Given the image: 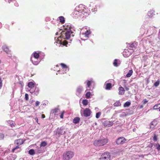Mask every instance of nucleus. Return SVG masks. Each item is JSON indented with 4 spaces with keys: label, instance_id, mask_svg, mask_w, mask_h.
<instances>
[{
    "label": "nucleus",
    "instance_id": "1",
    "mask_svg": "<svg viewBox=\"0 0 160 160\" xmlns=\"http://www.w3.org/2000/svg\"><path fill=\"white\" fill-rule=\"evenodd\" d=\"M74 156V152L71 151H68L64 152L62 156V160H70Z\"/></svg>",
    "mask_w": 160,
    "mask_h": 160
},
{
    "label": "nucleus",
    "instance_id": "2",
    "mask_svg": "<svg viewBox=\"0 0 160 160\" xmlns=\"http://www.w3.org/2000/svg\"><path fill=\"white\" fill-rule=\"evenodd\" d=\"M108 142V139L105 138L98 140H95L93 144L96 147H101L104 145Z\"/></svg>",
    "mask_w": 160,
    "mask_h": 160
},
{
    "label": "nucleus",
    "instance_id": "3",
    "mask_svg": "<svg viewBox=\"0 0 160 160\" xmlns=\"http://www.w3.org/2000/svg\"><path fill=\"white\" fill-rule=\"evenodd\" d=\"M72 33V31H64L61 32L60 37L64 39H68L70 38Z\"/></svg>",
    "mask_w": 160,
    "mask_h": 160
},
{
    "label": "nucleus",
    "instance_id": "4",
    "mask_svg": "<svg viewBox=\"0 0 160 160\" xmlns=\"http://www.w3.org/2000/svg\"><path fill=\"white\" fill-rule=\"evenodd\" d=\"M110 153L108 152H106L102 154L99 160H110Z\"/></svg>",
    "mask_w": 160,
    "mask_h": 160
},
{
    "label": "nucleus",
    "instance_id": "5",
    "mask_svg": "<svg viewBox=\"0 0 160 160\" xmlns=\"http://www.w3.org/2000/svg\"><path fill=\"white\" fill-rule=\"evenodd\" d=\"M126 140L125 138L121 137L116 139V142L118 145L122 144L126 142Z\"/></svg>",
    "mask_w": 160,
    "mask_h": 160
},
{
    "label": "nucleus",
    "instance_id": "6",
    "mask_svg": "<svg viewBox=\"0 0 160 160\" xmlns=\"http://www.w3.org/2000/svg\"><path fill=\"white\" fill-rule=\"evenodd\" d=\"M102 124L105 127H110L113 125V122L112 121H105L103 122Z\"/></svg>",
    "mask_w": 160,
    "mask_h": 160
},
{
    "label": "nucleus",
    "instance_id": "7",
    "mask_svg": "<svg viewBox=\"0 0 160 160\" xmlns=\"http://www.w3.org/2000/svg\"><path fill=\"white\" fill-rule=\"evenodd\" d=\"M91 113V110L88 108H86L83 111V114L84 116L88 117L90 116Z\"/></svg>",
    "mask_w": 160,
    "mask_h": 160
},
{
    "label": "nucleus",
    "instance_id": "8",
    "mask_svg": "<svg viewBox=\"0 0 160 160\" xmlns=\"http://www.w3.org/2000/svg\"><path fill=\"white\" fill-rule=\"evenodd\" d=\"M63 26L64 28V31H71V29L72 28L70 24H66Z\"/></svg>",
    "mask_w": 160,
    "mask_h": 160
},
{
    "label": "nucleus",
    "instance_id": "9",
    "mask_svg": "<svg viewBox=\"0 0 160 160\" xmlns=\"http://www.w3.org/2000/svg\"><path fill=\"white\" fill-rule=\"evenodd\" d=\"M24 141H23L22 139H19L15 140V143L16 145L20 146L23 144L24 143Z\"/></svg>",
    "mask_w": 160,
    "mask_h": 160
},
{
    "label": "nucleus",
    "instance_id": "10",
    "mask_svg": "<svg viewBox=\"0 0 160 160\" xmlns=\"http://www.w3.org/2000/svg\"><path fill=\"white\" fill-rule=\"evenodd\" d=\"M56 43H58L60 45H62L63 46H66L68 44V42L66 40H64L63 41H62L58 40Z\"/></svg>",
    "mask_w": 160,
    "mask_h": 160
},
{
    "label": "nucleus",
    "instance_id": "11",
    "mask_svg": "<svg viewBox=\"0 0 160 160\" xmlns=\"http://www.w3.org/2000/svg\"><path fill=\"white\" fill-rule=\"evenodd\" d=\"M118 94L119 95H123L125 93V90L122 87H120L118 88Z\"/></svg>",
    "mask_w": 160,
    "mask_h": 160
},
{
    "label": "nucleus",
    "instance_id": "12",
    "mask_svg": "<svg viewBox=\"0 0 160 160\" xmlns=\"http://www.w3.org/2000/svg\"><path fill=\"white\" fill-rule=\"evenodd\" d=\"M2 48L4 51H5L7 53H8L10 52L9 48L7 46L4 45L2 46Z\"/></svg>",
    "mask_w": 160,
    "mask_h": 160
},
{
    "label": "nucleus",
    "instance_id": "13",
    "mask_svg": "<svg viewBox=\"0 0 160 160\" xmlns=\"http://www.w3.org/2000/svg\"><path fill=\"white\" fill-rule=\"evenodd\" d=\"M60 65L61 66L62 68L66 69V71H69V69L68 67L65 64L61 63L60 64Z\"/></svg>",
    "mask_w": 160,
    "mask_h": 160
},
{
    "label": "nucleus",
    "instance_id": "14",
    "mask_svg": "<svg viewBox=\"0 0 160 160\" xmlns=\"http://www.w3.org/2000/svg\"><path fill=\"white\" fill-rule=\"evenodd\" d=\"M105 89L106 90H110L112 87L111 83H108L106 84Z\"/></svg>",
    "mask_w": 160,
    "mask_h": 160
},
{
    "label": "nucleus",
    "instance_id": "15",
    "mask_svg": "<svg viewBox=\"0 0 160 160\" xmlns=\"http://www.w3.org/2000/svg\"><path fill=\"white\" fill-rule=\"evenodd\" d=\"M80 119L79 117H76L74 118L73 122L75 124L78 123L80 121Z\"/></svg>",
    "mask_w": 160,
    "mask_h": 160
},
{
    "label": "nucleus",
    "instance_id": "16",
    "mask_svg": "<svg viewBox=\"0 0 160 160\" xmlns=\"http://www.w3.org/2000/svg\"><path fill=\"white\" fill-rule=\"evenodd\" d=\"M34 58L35 59H38L39 57V53H37L36 52H34L33 53Z\"/></svg>",
    "mask_w": 160,
    "mask_h": 160
},
{
    "label": "nucleus",
    "instance_id": "17",
    "mask_svg": "<svg viewBox=\"0 0 160 160\" xmlns=\"http://www.w3.org/2000/svg\"><path fill=\"white\" fill-rule=\"evenodd\" d=\"M28 86L30 88H32L35 86L34 83L32 82H30L28 83Z\"/></svg>",
    "mask_w": 160,
    "mask_h": 160
},
{
    "label": "nucleus",
    "instance_id": "18",
    "mask_svg": "<svg viewBox=\"0 0 160 160\" xmlns=\"http://www.w3.org/2000/svg\"><path fill=\"white\" fill-rule=\"evenodd\" d=\"M87 82V86L86 87V88H90V85H91L92 83V81H89V80H87L86 81Z\"/></svg>",
    "mask_w": 160,
    "mask_h": 160
},
{
    "label": "nucleus",
    "instance_id": "19",
    "mask_svg": "<svg viewBox=\"0 0 160 160\" xmlns=\"http://www.w3.org/2000/svg\"><path fill=\"white\" fill-rule=\"evenodd\" d=\"M91 93L89 92H87L85 94L86 98H91Z\"/></svg>",
    "mask_w": 160,
    "mask_h": 160
},
{
    "label": "nucleus",
    "instance_id": "20",
    "mask_svg": "<svg viewBox=\"0 0 160 160\" xmlns=\"http://www.w3.org/2000/svg\"><path fill=\"white\" fill-rule=\"evenodd\" d=\"M63 129L61 128L60 129L58 130V134L60 135L64 134L65 133V131H63Z\"/></svg>",
    "mask_w": 160,
    "mask_h": 160
},
{
    "label": "nucleus",
    "instance_id": "21",
    "mask_svg": "<svg viewBox=\"0 0 160 160\" xmlns=\"http://www.w3.org/2000/svg\"><path fill=\"white\" fill-rule=\"evenodd\" d=\"M47 145V143L46 142L43 141L41 142V144L40 145V147H45Z\"/></svg>",
    "mask_w": 160,
    "mask_h": 160
},
{
    "label": "nucleus",
    "instance_id": "22",
    "mask_svg": "<svg viewBox=\"0 0 160 160\" xmlns=\"http://www.w3.org/2000/svg\"><path fill=\"white\" fill-rule=\"evenodd\" d=\"M91 33V32H90V30H87V31L85 32L84 33L85 37L86 38H88L89 35Z\"/></svg>",
    "mask_w": 160,
    "mask_h": 160
},
{
    "label": "nucleus",
    "instance_id": "23",
    "mask_svg": "<svg viewBox=\"0 0 160 160\" xmlns=\"http://www.w3.org/2000/svg\"><path fill=\"white\" fill-rule=\"evenodd\" d=\"M31 60L32 61L33 64L35 65H37L39 63L38 62V61H35V60H34V58H31Z\"/></svg>",
    "mask_w": 160,
    "mask_h": 160
},
{
    "label": "nucleus",
    "instance_id": "24",
    "mask_svg": "<svg viewBox=\"0 0 160 160\" xmlns=\"http://www.w3.org/2000/svg\"><path fill=\"white\" fill-rule=\"evenodd\" d=\"M60 22L62 23H63L65 22V18L62 16H60L59 18Z\"/></svg>",
    "mask_w": 160,
    "mask_h": 160
},
{
    "label": "nucleus",
    "instance_id": "25",
    "mask_svg": "<svg viewBox=\"0 0 160 160\" xmlns=\"http://www.w3.org/2000/svg\"><path fill=\"white\" fill-rule=\"evenodd\" d=\"M133 72L132 70H130L128 72L127 74L126 77L127 78H129L132 75Z\"/></svg>",
    "mask_w": 160,
    "mask_h": 160
},
{
    "label": "nucleus",
    "instance_id": "26",
    "mask_svg": "<svg viewBox=\"0 0 160 160\" xmlns=\"http://www.w3.org/2000/svg\"><path fill=\"white\" fill-rule=\"evenodd\" d=\"M82 88L81 87H79L77 88V92L78 93H80L82 91Z\"/></svg>",
    "mask_w": 160,
    "mask_h": 160
},
{
    "label": "nucleus",
    "instance_id": "27",
    "mask_svg": "<svg viewBox=\"0 0 160 160\" xmlns=\"http://www.w3.org/2000/svg\"><path fill=\"white\" fill-rule=\"evenodd\" d=\"M28 153L31 155H33L35 154L34 150L33 149H30L28 151Z\"/></svg>",
    "mask_w": 160,
    "mask_h": 160
},
{
    "label": "nucleus",
    "instance_id": "28",
    "mask_svg": "<svg viewBox=\"0 0 160 160\" xmlns=\"http://www.w3.org/2000/svg\"><path fill=\"white\" fill-rule=\"evenodd\" d=\"M131 104V103L129 102H126L124 104L123 106L124 107H128Z\"/></svg>",
    "mask_w": 160,
    "mask_h": 160
},
{
    "label": "nucleus",
    "instance_id": "29",
    "mask_svg": "<svg viewBox=\"0 0 160 160\" xmlns=\"http://www.w3.org/2000/svg\"><path fill=\"white\" fill-rule=\"evenodd\" d=\"M82 103L83 105L86 106L88 104V100L87 99H84L82 101Z\"/></svg>",
    "mask_w": 160,
    "mask_h": 160
},
{
    "label": "nucleus",
    "instance_id": "30",
    "mask_svg": "<svg viewBox=\"0 0 160 160\" xmlns=\"http://www.w3.org/2000/svg\"><path fill=\"white\" fill-rule=\"evenodd\" d=\"M159 108H160V104H156L153 107V108L154 109H157Z\"/></svg>",
    "mask_w": 160,
    "mask_h": 160
},
{
    "label": "nucleus",
    "instance_id": "31",
    "mask_svg": "<svg viewBox=\"0 0 160 160\" xmlns=\"http://www.w3.org/2000/svg\"><path fill=\"white\" fill-rule=\"evenodd\" d=\"M113 64L114 66L115 67H118V60L117 59H115L114 60Z\"/></svg>",
    "mask_w": 160,
    "mask_h": 160
},
{
    "label": "nucleus",
    "instance_id": "32",
    "mask_svg": "<svg viewBox=\"0 0 160 160\" xmlns=\"http://www.w3.org/2000/svg\"><path fill=\"white\" fill-rule=\"evenodd\" d=\"M137 46V45L135 43H132L130 45V47L132 48V49H133V48H136V46Z\"/></svg>",
    "mask_w": 160,
    "mask_h": 160
},
{
    "label": "nucleus",
    "instance_id": "33",
    "mask_svg": "<svg viewBox=\"0 0 160 160\" xmlns=\"http://www.w3.org/2000/svg\"><path fill=\"white\" fill-rule=\"evenodd\" d=\"M153 14V11H150L148 12V15L149 17H152Z\"/></svg>",
    "mask_w": 160,
    "mask_h": 160
},
{
    "label": "nucleus",
    "instance_id": "34",
    "mask_svg": "<svg viewBox=\"0 0 160 160\" xmlns=\"http://www.w3.org/2000/svg\"><path fill=\"white\" fill-rule=\"evenodd\" d=\"M153 14V11H150L148 12V15L149 17H152Z\"/></svg>",
    "mask_w": 160,
    "mask_h": 160
},
{
    "label": "nucleus",
    "instance_id": "35",
    "mask_svg": "<svg viewBox=\"0 0 160 160\" xmlns=\"http://www.w3.org/2000/svg\"><path fill=\"white\" fill-rule=\"evenodd\" d=\"M20 147H19V146L17 145V146L15 148H14L13 149H12V152L13 153L16 150L18 149Z\"/></svg>",
    "mask_w": 160,
    "mask_h": 160
},
{
    "label": "nucleus",
    "instance_id": "36",
    "mask_svg": "<svg viewBox=\"0 0 160 160\" xmlns=\"http://www.w3.org/2000/svg\"><path fill=\"white\" fill-rule=\"evenodd\" d=\"M101 115V113L100 112H98L96 113V117L97 118H99L100 116Z\"/></svg>",
    "mask_w": 160,
    "mask_h": 160
},
{
    "label": "nucleus",
    "instance_id": "37",
    "mask_svg": "<svg viewBox=\"0 0 160 160\" xmlns=\"http://www.w3.org/2000/svg\"><path fill=\"white\" fill-rule=\"evenodd\" d=\"M59 110V109L58 108H55L54 109H53L52 110V112L54 114H56L57 113L58 111Z\"/></svg>",
    "mask_w": 160,
    "mask_h": 160
},
{
    "label": "nucleus",
    "instance_id": "38",
    "mask_svg": "<svg viewBox=\"0 0 160 160\" xmlns=\"http://www.w3.org/2000/svg\"><path fill=\"white\" fill-rule=\"evenodd\" d=\"M157 124V123L156 121L155 120L153 121L151 123V125H154L155 126Z\"/></svg>",
    "mask_w": 160,
    "mask_h": 160
},
{
    "label": "nucleus",
    "instance_id": "39",
    "mask_svg": "<svg viewBox=\"0 0 160 160\" xmlns=\"http://www.w3.org/2000/svg\"><path fill=\"white\" fill-rule=\"evenodd\" d=\"M25 99L26 101H28V100L29 96L27 93H26L25 94Z\"/></svg>",
    "mask_w": 160,
    "mask_h": 160
},
{
    "label": "nucleus",
    "instance_id": "40",
    "mask_svg": "<svg viewBox=\"0 0 160 160\" xmlns=\"http://www.w3.org/2000/svg\"><path fill=\"white\" fill-rule=\"evenodd\" d=\"M154 135L153 139L154 141H156L157 140V135H156L155 134H154Z\"/></svg>",
    "mask_w": 160,
    "mask_h": 160
},
{
    "label": "nucleus",
    "instance_id": "41",
    "mask_svg": "<svg viewBox=\"0 0 160 160\" xmlns=\"http://www.w3.org/2000/svg\"><path fill=\"white\" fill-rule=\"evenodd\" d=\"M4 135L3 133H0V140H2L4 138Z\"/></svg>",
    "mask_w": 160,
    "mask_h": 160
},
{
    "label": "nucleus",
    "instance_id": "42",
    "mask_svg": "<svg viewBox=\"0 0 160 160\" xmlns=\"http://www.w3.org/2000/svg\"><path fill=\"white\" fill-rule=\"evenodd\" d=\"M159 84V81H157L154 83V86L155 87H157Z\"/></svg>",
    "mask_w": 160,
    "mask_h": 160
},
{
    "label": "nucleus",
    "instance_id": "43",
    "mask_svg": "<svg viewBox=\"0 0 160 160\" xmlns=\"http://www.w3.org/2000/svg\"><path fill=\"white\" fill-rule=\"evenodd\" d=\"M148 102V100H147L146 99H144L142 101V103L143 105L146 104Z\"/></svg>",
    "mask_w": 160,
    "mask_h": 160
},
{
    "label": "nucleus",
    "instance_id": "44",
    "mask_svg": "<svg viewBox=\"0 0 160 160\" xmlns=\"http://www.w3.org/2000/svg\"><path fill=\"white\" fill-rule=\"evenodd\" d=\"M4 27L5 28H6L7 29L9 30L10 28L8 24H6L5 25Z\"/></svg>",
    "mask_w": 160,
    "mask_h": 160
},
{
    "label": "nucleus",
    "instance_id": "45",
    "mask_svg": "<svg viewBox=\"0 0 160 160\" xmlns=\"http://www.w3.org/2000/svg\"><path fill=\"white\" fill-rule=\"evenodd\" d=\"M2 80L1 77H0V89H1L2 87Z\"/></svg>",
    "mask_w": 160,
    "mask_h": 160
},
{
    "label": "nucleus",
    "instance_id": "46",
    "mask_svg": "<svg viewBox=\"0 0 160 160\" xmlns=\"http://www.w3.org/2000/svg\"><path fill=\"white\" fill-rule=\"evenodd\" d=\"M157 146V149L158 151L160 150V145L159 144H158L156 145Z\"/></svg>",
    "mask_w": 160,
    "mask_h": 160
},
{
    "label": "nucleus",
    "instance_id": "47",
    "mask_svg": "<svg viewBox=\"0 0 160 160\" xmlns=\"http://www.w3.org/2000/svg\"><path fill=\"white\" fill-rule=\"evenodd\" d=\"M64 111H63L62 113L61 114V115H60V118H63V115L64 114Z\"/></svg>",
    "mask_w": 160,
    "mask_h": 160
},
{
    "label": "nucleus",
    "instance_id": "48",
    "mask_svg": "<svg viewBox=\"0 0 160 160\" xmlns=\"http://www.w3.org/2000/svg\"><path fill=\"white\" fill-rule=\"evenodd\" d=\"M40 102L38 101H36L35 103V105L36 106H38L40 104Z\"/></svg>",
    "mask_w": 160,
    "mask_h": 160
},
{
    "label": "nucleus",
    "instance_id": "49",
    "mask_svg": "<svg viewBox=\"0 0 160 160\" xmlns=\"http://www.w3.org/2000/svg\"><path fill=\"white\" fill-rule=\"evenodd\" d=\"M10 126L12 128H13L15 126L14 125L13 123H10Z\"/></svg>",
    "mask_w": 160,
    "mask_h": 160
},
{
    "label": "nucleus",
    "instance_id": "50",
    "mask_svg": "<svg viewBox=\"0 0 160 160\" xmlns=\"http://www.w3.org/2000/svg\"><path fill=\"white\" fill-rule=\"evenodd\" d=\"M45 117V116L44 114H42V118H44Z\"/></svg>",
    "mask_w": 160,
    "mask_h": 160
},
{
    "label": "nucleus",
    "instance_id": "51",
    "mask_svg": "<svg viewBox=\"0 0 160 160\" xmlns=\"http://www.w3.org/2000/svg\"><path fill=\"white\" fill-rule=\"evenodd\" d=\"M128 50H126L125 51L123 52V55H124L125 56L126 55H125V53H126V52H128Z\"/></svg>",
    "mask_w": 160,
    "mask_h": 160
},
{
    "label": "nucleus",
    "instance_id": "52",
    "mask_svg": "<svg viewBox=\"0 0 160 160\" xmlns=\"http://www.w3.org/2000/svg\"><path fill=\"white\" fill-rule=\"evenodd\" d=\"M138 157H142L143 158V156L142 155H139L138 156Z\"/></svg>",
    "mask_w": 160,
    "mask_h": 160
},
{
    "label": "nucleus",
    "instance_id": "53",
    "mask_svg": "<svg viewBox=\"0 0 160 160\" xmlns=\"http://www.w3.org/2000/svg\"><path fill=\"white\" fill-rule=\"evenodd\" d=\"M125 88L127 91H128L129 90V88L127 87H125Z\"/></svg>",
    "mask_w": 160,
    "mask_h": 160
},
{
    "label": "nucleus",
    "instance_id": "54",
    "mask_svg": "<svg viewBox=\"0 0 160 160\" xmlns=\"http://www.w3.org/2000/svg\"><path fill=\"white\" fill-rule=\"evenodd\" d=\"M143 107V106L142 105H140V108H142Z\"/></svg>",
    "mask_w": 160,
    "mask_h": 160
},
{
    "label": "nucleus",
    "instance_id": "55",
    "mask_svg": "<svg viewBox=\"0 0 160 160\" xmlns=\"http://www.w3.org/2000/svg\"><path fill=\"white\" fill-rule=\"evenodd\" d=\"M129 55H130L129 54V55L127 54L126 55V56L127 57H128Z\"/></svg>",
    "mask_w": 160,
    "mask_h": 160
},
{
    "label": "nucleus",
    "instance_id": "56",
    "mask_svg": "<svg viewBox=\"0 0 160 160\" xmlns=\"http://www.w3.org/2000/svg\"><path fill=\"white\" fill-rule=\"evenodd\" d=\"M123 81H124V82L126 81L125 80H123Z\"/></svg>",
    "mask_w": 160,
    "mask_h": 160
},
{
    "label": "nucleus",
    "instance_id": "57",
    "mask_svg": "<svg viewBox=\"0 0 160 160\" xmlns=\"http://www.w3.org/2000/svg\"><path fill=\"white\" fill-rule=\"evenodd\" d=\"M0 160H3V159H0Z\"/></svg>",
    "mask_w": 160,
    "mask_h": 160
},
{
    "label": "nucleus",
    "instance_id": "58",
    "mask_svg": "<svg viewBox=\"0 0 160 160\" xmlns=\"http://www.w3.org/2000/svg\"><path fill=\"white\" fill-rule=\"evenodd\" d=\"M159 109V111L160 112V108Z\"/></svg>",
    "mask_w": 160,
    "mask_h": 160
},
{
    "label": "nucleus",
    "instance_id": "59",
    "mask_svg": "<svg viewBox=\"0 0 160 160\" xmlns=\"http://www.w3.org/2000/svg\"><path fill=\"white\" fill-rule=\"evenodd\" d=\"M38 94V92H37V94Z\"/></svg>",
    "mask_w": 160,
    "mask_h": 160
}]
</instances>
